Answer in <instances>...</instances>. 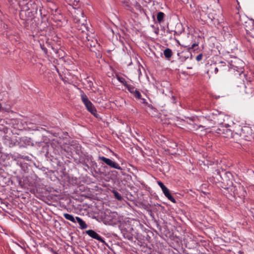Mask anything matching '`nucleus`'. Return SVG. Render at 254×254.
<instances>
[{
    "mask_svg": "<svg viewBox=\"0 0 254 254\" xmlns=\"http://www.w3.org/2000/svg\"><path fill=\"white\" fill-rule=\"evenodd\" d=\"M79 13H76L77 15L73 16L74 20L77 23L76 27L78 30V36L79 38L82 41L83 43H85L88 39L90 37L91 35L88 33L89 31L87 27L85 24L86 22V17L84 16L83 12L80 10H78Z\"/></svg>",
    "mask_w": 254,
    "mask_h": 254,
    "instance_id": "nucleus-1",
    "label": "nucleus"
},
{
    "mask_svg": "<svg viewBox=\"0 0 254 254\" xmlns=\"http://www.w3.org/2000/svg\"><path fill=\"white\" fill-rule=\"evenodd\" d=\"M226 118L228 119V117L223 113L214 110L211 111L208 115L205 117L203 116L200 119L202 120L206 119L210 123L208 127H212V125H223Z\"/></svg>",
    "mask_w": 254,
    "mask_h": 254,
    "instance_id": "nucleus-2",
    "label": "nucleus"
},
{
    "mask_svg": "<svg viewBox=\"0 0 254 254\" xmlns=\"http://www.w3.org/2000/svg\"><path fill=\"white\" fill-rule=\"evenodd\" d=\"M80 93L81 101L85 106L87 110L92 115L96 116L97 114V110L94 105L88 99V98L83 91H81Z\"/></svg>",
    "mask_w": 254,
    "mask_h": 254,
    "instance_id": "nucleus-3",
    "label": "nucleus"
},
{
    "mask_svg": "<svg viewBox=\"0 0 254 254\" xmlns=\"http://www.w3.org/2000/svg\"><path fill=\"white\" fill-rule=\"evenodd\" d=\"M91 36L84 44L87 47L90 48L91 51H93L92 48L96 49L100 47L97 39L95 38L94 34L91 33Z\"/></svg>",
    "mask_w": 254,
    "mask_h": 254,
    "instance_id": "nucleus-4",
    "label": "nucleus"
},
{
    "mask_svg": "<svg viewBox=\"0 0 254 254\" xmlns=\"http://www.w3.org/2000/svg\"><path fill=\"white\" fill-rule=\"evenodd\" d=\"M99 159L104 162L106 164L108 165L110 168L117 169L122 170V168L120 166L119 164L114 161H113L109 158H107L104 156H100Z\"/></svg>",
    "mask_w": 254,
    "mask_h": 254,
    "instance_id": "nucleus-5",
    "label": "nucleus"
},
{
    "mask_svg": "<svg viewBox=\"0 0 254 254\" xmlns=\"http://www.w3.org/2000/svg\"><path fill=\"white\" fill-rule=\"evenodd\" d=\"M237 62H238L239 64H240L243 65V63L242 61L239 59H237V58H234V61H231V65L232 66H233L234 68V69H236L237 71V72H238V74L240 75H241L242 74V73H243L244 72V69L242 67L243 66H241L240 67H238V66H237L235 64Z\"/></svg>",
    "mask_w": 254,
    "mask_h": 254,
    "instance_id": "nucleus-6",
    "label": "nucleus"
},
{
    "mask_svg": "<svg viewBox=\"0 0 254 254\" xmlns=\"http://www.w3.org/2000/svg\"><path fill=\"white\" fill-rule=\"evenodd\" d=\"M86 233L90 237L97 240L101 242H104L103 239L94 231L92 230H88L86 231Z\"/></svg>",
    "mask_w": 254,
    "mask_h": 254,
    "instance_id": "nucleus-7",
    "label": "nucleus"
},
{
    "mask_svg": "<svg viewBox=\"0 0 254 254\" xmlns=\"http://www.w3.org/2000/svg\"><path fill=\"white\" fill-rule=\"evenodd\" d=\"M163 193L164 194L165 196L171 202L173 203H176V201L175 199L172 196L170 192V191L168 188L165 187L164 188H163L162 190Z\"/></svg>",
    "mask_w": 254,
    "mask_h": 254,
    "instance_id": "nucleus-8",
    "label": "nucleus"
},
{
    "mask_svg": "<svg viewBox=\"0 0 254 254\" xmlns=\"http://www.w3.org/2000/svg\"><path fill=\"white\" fill-rule=\"evenodd\" d=\"M222 136L226 138L233 137V132L231 129L228 128L227 127H224L223 128Z\"/></svg>",
    "mask_w": 254,
    "mask_h": 254,
    "instance_id": "nucleus-9",
    "label": "nucleus"
},
{
    "mask_svg": "<svg viewBox=\"0 0 254 254\" xmlns=\"http://www.w3.org/2000/svg\"><path fill=\"white\" fill-rule=\"evenodd\" d=\"M249 131L251 132L252 130L248 127H240V130L238 132H236L235 133L239 135L240 136L245 137L246 132H248Z\"/></svg>",
    "mask_w": 254,
    "mask_h": 254,
    "instance_id": "nucleus-10",
    "label": "nucleus"
},
{
    "mask_svg": "<svg viewBox=\"0 0 254 254\" xmlns=\"http://www.w3.org/2000/svg\"><path fill=\"white\" fill-rule=\"evenodd\" d=\"M52 19L56 21H62L64 19V16L58 10H56L55 13L53 14Z\"/></svg>",
    "mask_w": 254,
    "mask_h": 254,
    "instance_id": "nucleus-11",
    "label": "nucleus"
},
{
    "mask_svg": "<svg viewBox=\"0 0 254 254\" xmlns=\"http://www.w3.org/2000/svg\"><path fill=\"white\" fill-rule=\"evenodd\" d=\"M75 219L76 221L79 224L80 226V228L81 229H85L87 228V225L81 218L79 217H76Z\"/></svg>",
    "mask_w": 254,
    "mask_h": 254,
    "instance_id": "nucleus-12",
    "label": "nucleus"
},
{
    "mask_svg": "<svg viewBox=\"0 0 254 254\" xmlns=\"http://www.w3.org/2000/svg\"><path fill=\"white\" fill-rule=\"evenodd\" d=\"M78 0H69L68 4L72 6L74 9H78L79 6Z\"/></svg>",
    "mask_w": 254,
    "mask_h": 254,
    "instance_id": "nucleus-13",
    "label": "nucleus"
},
{
    "mask_svg": "<svg viewBox=\"0 0 254 254\" xmlns=\"http://www.w3.org/2000/svg\"><path fill=\"white\" fill-rule=\"evenodd\" d=\"M124 7L127 9L131 11L132 7L129 0H124L122 2Z\"/></svg>",
    "mask_w": 254,
    "mask_h": 254,
    "instance_id": "nucleus-14",
    "label": "nucleus"
},
{
    "mask_svg": "<svg viewBox=\"0 0 254 254\" xmlns=\"http://www.w3.org/2000/svg\"><path fill=\"white\" fill-rule=\"evenodd\" d=\"M164 55L167 59L169 60L171 58L173 53L170 49L167 48L164 51Z\"/></svg>",
    "mask_w": 254,
    "mask_h": 254,
    "instance_id": "nucleus-15",
    "label": "nucleus"
},
{
    "mask_svg": "<svg viewBox=\"0 0 254 254\" xmlns=\"http://www.w3.org/2000/svg\"><path fill=\"white\" fill-rule=\"evenodd\" d=\"M63 216L66 219L69 220L73 223L76 222V219L73 217V215L68 213H64Z\"/></svg>",
    "mask_w": 254,
    "mask_h": 254,
    "instance_id": "nucleus-16",
    "label": "nucleus"
},
{
    "mask_svg": "<svg viewBox=\"0 0 254 254\" xmlns=\"http://www.w3.org/2000/svg\"><path fill=\"white\" fill-rule=\"evenodd\" d=\"M218 67L219 68L220 70H227L229 68L228 66L226 65V63L224 62H220L219 63Z\"/></svg>",
    "mask_w": 254,
    "mask_h": 254,
    "instance_id": "nucleus-17",
    "label": "nucleus"
},
{
    "mask_svg": "<svg viewBox=\"0 0 254 254\" xmlns=\"http://www.w3.org/2000/svg\"><path fill=\"white\" fill-rule=\"evenodd\" d=\"M165 14L162 12H159L157 15V19L159 23L163 21L164 18Z\"/></svg>",
    "mask_w": 254,
    "mask_h": 254,
    "instance_id": "nucleus-18",
    "label": "nucleus"
},
{
    "mask_svg": "<svg viewBox=\"0 0 254 254\" xmlns=\"http://www.w3.org/2000/svg\"><path fill=\"white\" fill-rule=\"evenodd\" d=\"M117 79L119 81L122 83L125 86H127V85L128 84L125 78H124L123 77L120 76L119 75H117Z\"/></svg>",
    "mask_w": 254,
    "mask_h": 254,
    "instance_id": "nucleus-19",
    "label": "nucleus"
},
{
    "mask_svg": "<svg viewBox=\"0 0 254 254\" xmlns=\"http://www.w3.org/2000/svg\"><path fill=\"white\" fill-rule=\"evenodd\" d=\"M113 193H114L115 197L119 200H121L123 199V197L120 193L117 192L116 190H114L113 191Z\"/></svg>",
    "mask_w": 254,
    "mask_h": 254,
    "instance_id": "nucleus-20",
    "label": "nucleus"
},
{
    "mask_svg": "<svg viewBox=\"0 0 254 254\" xmlns=\"http://www.w3.org/2000/svg\"><path fill=\"white\" fill-rule=\"evenodd\" d=\"M126 87L127 88V90L132 94H133L136 89L135 87L132 85L127 84Z\"/></svg>",
    "mask_w": 254,
    "mask_h": 254,
    "instance_id": "nucleus-21",
    "label": "nucleus"
},
{
    "mask_svg": "<svg viewBox=\"0 0 254 254\" xmlns=\"http://www.w3.org/2000/svg\"><path fill=\"white\" fill-rule=\"evenodd\" d=\"M132 94L136 98H137L138 99H141V95L139 91L137 89H136V90L134 92V93Z\"/></svg>",
    "mask_w": 254,
    "mask_h": 254,
    "instance_id": "nucleus-22",
    "label": "nucleus"
},
{
    "mask_svg": "<svg viewBox=\"0 0 254 254\" xmlns=\"http://www.w3.org/2000/svg\"><path fill=\"white\" fill-rule=\"evenodd\" d=\"M223 128H224L223 127H221V128H218L216 130V132L220 134V135H222L223 132Z\"/></svg>",
    "mask_w": 254,
    "mask_h": 254,
    "instance_id": "nucleus-23",
    "label": "nucleus"
},
{
    "mask_svg": "<svg viewBox=\"0 0 254 254\" xmlns=\"http://www.w3.org/2000/svg\"><path fill=\"white\" fill-rule=\"evenodd\" d=\"M202 54H200L197 55L196 57V60L198 62L200 61L202 59Z\"/></svg>",
    "mask_w": 254,
    "mask_h": 254,
    "instance_id": "nucleus-24",
    "label": "nucleus"
},
{
    "mask_svg": "<svg viewBox=\"0 0 254 254\" xmlns=\"http://www.w3.org/2000/svg\"><path fill=\"white\" fill-rule=\"evenodd\" d=\"M158 185L160 186L162 190L166 187L164 184L160 181L158 182Z\"/></svg>",
    "mask_w": 254,
    "mask_h": 254,
    "instance_id": "nucleus-25",
    "label": "nucleus"
},
{
    "mask_svg": "<svg viewBox=\"0 0 254 254\" xmlns=\"http://www.w3.org/2000/svg\"><path fill=\"white\" fill-rule=\"evenodd\" d=\"M197 46H198V44H196V43H194V44H193L191 46V47H189V49H191V50H192V49H194L195 47Z\"/></svg>",
    "mask_w": 254,
    "mask_h": 254,
    "instance_id": "nucleus-26",
    "label": "nucleus"
},
{
    "mask_svg": "<svg viewBox=\"0 0 254 254\" xmlns=\"http://www.w3.org/2000/svg\"><path fill=\"white\" fill-rule=\"evenodd\" d=\"M219 70H220V69H219V68L218 67H215V68L214 69L215 73H217Z\"/></svg>",
    "mask_w": 254,
    "mask_h": 254,
    "instance_id": "nucleus-27",
    "label": "nucleus"
},
{
    "mask_svg": "<svg viewBox=\"0 0 254 254\" xmlns=\"http://www.w3.org/2000/svg\"><path fill=\"white\" fill-rule=\"evenodd\" d=\"M177 146V144L176 143H174L172 146V147L174 149H175L176 147Z\"/></svg>",
    "mask_w": 254,
    "mask_h": 254,
    "instance_id": "nucleus-28",
    "label": "nucleus"
},
{
    "mask_svg": "<svg viewBox=\"0 0 254 254\" xmlns=\"http://www.w3.org/2000/svg\"><path fill=\"white\" fill-rule=\"evenodd\" d=\"M205 127V126H201V125L198 126V128H199V127Z\"/></svg>",
    "mask_w": 254,
    "mask_h": 254,
    "instance_id": "nucleus-29",
    "label": "nucleus"
},
{
    "mask_svg": "<svg viewBox=\"0 0 254 254\" xmlns=\"http://www.w3.org/2000/svg\"><path fill=\"white\" fill-rule=\"evenodd\" d=\"M143 103H147V102H146V101L144 99H143Z\"/></svg>",
    "mask_w": 254,
    "mask_h": 254,
    "instance_id": "nucleus-30",
    "label": "nucleus"
},
{
    "mask_svg": "<svg viewBox=\"0 0 254 254\" xmlns=\"http://www.w3.org/2000/svg\"><path fill=\"white\" fill-rule=\"evenodd\" d=\"M217 174L221 176L220 175V172L219 171H217Z\"/></svg>",
    "mask_w": 254,
    "mask_h": 254,
    "instance_id": "nucleus-31",
    "label": "nucleus"
},
{
    "mask_svg": "<svg viewBox=\"0 0 254 254\" xmlns=\"http://www.w3.org/2000/svg\"><path fill=\"white\" fill-rule=\"evenodd\" d=\"M1 107H1V104L0 103V110L1 109Z\"/></svg>",
    "mask_w": 254,
    "mask_h": 254,
    "instance_id": "nucleus-32",
    "label": "nucleus"
},
{
    "mask_svg": "<svg viewBox=\"0 0 254 254\" xmlns=\"http://www.w3.org/2000/svg\"><path fill=\"white\" fill-rule=\"evenodd\" d=\"M239 189H242V190H243V188L242 187H240V188H239Z\"/></svg>",
    "mask_w": 254,
    "mask_h": 254,
    "instance_id": "nucleus-33",
    "label": "nucleus"
},
{
    "mask_svg": "<svg viewBox=\"0 0 254 254\" xmlns=\"http://www.w3.org/2000/svg\"><path fill=\"white\" fill-rule=\"evenodd\" d=\"M43 49L44 50V51H45H45H46V49Z\"/></svg>",
    "mask_w": 254,
    "mask_h": 254,
    "instance_id": "nucleus-34",
    "label": "nucleus"
}]
</instances>
